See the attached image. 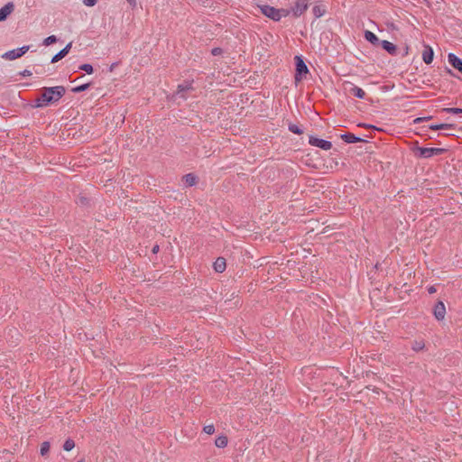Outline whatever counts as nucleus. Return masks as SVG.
Masks as SVG:
<instances>
[{"label": "nucleus", "instance_id": "obj_24", "mask_svg": "<svg viewBox=\"0 0 462 462\" xmlns=\"http://www.w3.org/2000/svg\"><path fill=\"white\" fill-rule=\"evenodd\" d=\"M89 86H90L89 83H86V84H82V85L77 86V87L72 88V92H74V93L83 92V91L87 90L89 88Z\"/></svg>", "mask_w": 462, "mask_h": 462}, {"label": "nucleus", "instance_id": "obj_8", "mask_svg": "<svg viewBox=\"0 0 462 462\" xmlns=\"http://www.w3.org/2000/svg\"><path fill=\"white\" fill-rule=\"evenodd\" d=\"M308 9V0H298L292 8L295 16L301 15Z\"/></svg>", "mask_w": 462, "mask_h": 462}, {"label": "nucleus", "instance_id": "obj_29", "mask_svg": "<svg viewBox=\"0 0 462 462\" xmlns=\"http://www.w3.org/2000/svg\"><path fill=\"white\" fill-rule=\"evenodd\" d=\"M289 130L293 133V134H302V130L300 128V126H298L297 125H294V124H291L289 125Z\"/></svg>", "mask_w": 462, "mask_h": 462}, {"label": "nucleus", "instance_id": "obj_21", "mask_svg": "<svg viewBox=\"0 0 462 462\" xmlns=\"http://www.w3.org/2000/svg\"><path fill=\"white\" fill-rule=\"evenodd\" d=\"M215 445L217 448H225L227 445V438L226 436H219L215 440Z\"/></svg>", "mask_w": 462, "mask_h": 462}, {"label": "nucleus", "instance_id": "obj_31", "mask_svg": "<svg viewBox=\"0 0 462 462\" xmlns=\"http://www.w3.org/2000/svg\"><path fill=\"white\" fill-rule=\"evenodd\" d=\"M203 431L208 435H211L215 432V427L213 424L206 425L203 428Z\"/></svg>", "mask_w": 462, "mask_h": 462}, {"label": "nucleus", "instance_id": "obj_4", "mask_svg": "<svg viewBox=\"0 0 462 462\" xmlns=\"http://www.w3.org/2000/svg\"><path fill=\"white\" fill-rule=\"evenodd\" d=\"M296 60V73H295V81L299 82L302 79L303 74L309 73V69L303 60L300 56L295 57Z\"/></svg>", "mask_w": 462, "mask_h": 462}, {"label": "nucleus", "instance_id": "obj_18", "mask_svg": "<svg viewBox=\"0 0 462 462\" xmlns=\"http://www.w3.org/2000/svg\"><path fill=\"white\" fill-rule=\"evenodd\" d=\"M454 125L451 124H438V125H430V129L431 130H449L454 129Z\"/></svg>", "mask_w": 462, "mask_h": 462}, {"label": "nucleus", "instance_id": "obj_19", "mask_svg": "<svg viewBox=\"0 0 462 462\" xmlns=\"http://www.w3.org/2000/svg\"><path fill=\"white\" fill-rule=\"evenodd\" d=\"M365 39L374 45H375L379 42V39L377 38V36L370 31L365 32Z\"/></svg>", "mask_w": 462, "mask_h": 462}, {"label": "nucleus", "instance_id": "obj_40", "mask_svg": "<svg viewBox=\"0 0 462 462\" xmlns=\"http://www.w3.org/2000/svg\"><path fill=\"white\" fill-rule=\"evenodd\" d=\"M78 462H85L84 459H79Z\"/></svg>", "mask_w": 462, "mask_h": 462}, {"label": "nucleus", "instance_id": "obj_26", "mask_svg": "<svg viewBox=\"0 0 462 462\" xmlns=\"http://www.w3.org/2000/svg\"><path fill=\"white\" fill-rule=\"evenodd\" d=\"M57 41H58V39L55 35H51L44 39L43 45L49 46V45L56 42Z\"/></svg>", "mask_w": 462, "mask_h": 462}, {"label": "nucleus", "instance_id": "obj_11", "mask_svg": "<svg viewBox=\"0 0 462 462\" xmlns=\"http://www.w3.org/2000/svg\"><path fill=\"white\" fill-rule=\"evenodd\" d=\"M14 9V5L12 2L7 3L0 8V22L5 21Z\"/></svg>", "mask_w": 462, "mask_h": 462}, {"label": "nucleus", "instance_id": "obj_38", "mask_svg": "<svg viewBox=\"0 0 462 462\" xmlns=\"http://www.w3.org/2000/svg\"><path fill=\"white\" fill-rule=\"evenodd\" d=\"M428 291L429 293L432 294L434 292H436V289L434 286H430L429 289H428Z\"/></svg>", "mask_w": 462, "mask_h": 462}, {"label": "nucleus", "instance_id": "obj_23", "mask_svg": "<svg viewBox=\"0 0 462 462\" xmlns=\"http://www.w3.org/2000/svg\"><path fill=\"white\" fill-rule=\"evenodd\" d=\"M75 447V442L73 439H68L64 444H63V448L64 450L66 451H70L71 449H73Z\"/></svg>", "mask_w": 462, "mask_h": 462}, {"label": "nucleus", "instance_id": "obj_3", "mask_svg": "<svg viewBox=\"0 0 462 462\" xmlns=\"http://www.w3.org/2000/svg\"><path fill=\"white\" fill-rule=\"evenodd\" d=\"M260 9L262 11V14L265 16L273 19V21H280L282 18V10L276 9L273 6L263 5L260 6Z\"/></svg>", "mask_w": 462, "mask_h": 462}, {"label": "nucleus", "instance_id": "obj_16", "mask_svg": "<svg viewBox=\"0 0 462 462\" xmlns=\"http://www.w3.org/2000/svg\"><path fill=\"white\" fill-rule=\"evenodd\" d=\"M381 45L389 54L394 55L396 53L397 48L393 43L384 40L381 42Z\"/></svg>", "mask_w": 462, "mask_h": 462}, {"label": "nucleus", "instance_id": "obj_7", "mask_svg": "<svg viewBox=\"0 0 462 462\" xmlns=\"http://www.w3.org/2000/svg\"><path fill=\"white\" fill-rule=\"evenodd\" d=\"M192 89V81H186L178 86L176 96L182 99H186L187 96L185 95V93Z\"/></svg>", "mask_w": 462, "mask_h": 462}, {"label": "nucleus", "instance_id": "obj_14", "mask_svg": "<svg viewBox=\"0 0 462 462\" xmlns=\"http://www.w3.org/2000/svg\"><path fill=\"white\" fill-rule=\"evenodd\" d=\"M340 137L346 143H359V142H365V140L363 138L356 136L352 133L343 134H341Z\"/></svg>", "mask_w": 462, "mask_h": 462}, {"label": "nucleus", "instance_id": "obj_17", "mask_svg": "<svg viewBox=\"0 0 462 462\" xmlns=\"http://www.w3.org/2000/svg\"><path fill=\"white\" fill-rule=\"evenodd\" d=\"M349 93L360 99H363L365 97V92L361 88L354 85L350 88Z\"/></svg>", "mask_w": 462, "mask_h": 462}, {"label": "nucleus", "instance_id": "obj_6", "mask_svg": "<svg viewBox=\"0 0 462 462\" xmlns=\"http://www.w3.org/2000/svg\"><path fill=\"white\" fill-rule=\"evenodd\" d=\"M309 143L312 146L319 147L324 151H328L332 147L331 142L312 135L310 136L309 138Z\"/></svg>", "mask_w": 462, "mask_h": 462}, {"label": "nucleus", "instance_id": "obj_25", "mask_svg": "<svg viewBox=\"0 0 462 462\" xmlns=\"http://www.w3.org/2000/svg\"><path fill=\"white\" fill-rule=\"evenodd\" d=\"M79 69L84 70L88 74H92L93 71H94L93 66L91 64H88V63H85V64L80 65L79 66Z\"/></svg>", "mask_w": 462, "mask_h": 462}, {"label": "nucleus", "instance_id": "obj_15", "mask_svg": "<svg viewBox=\"0 0 462 462\" xmlns=\"http://www.w3.org/2000/svg\"><path fill=\"white\" fill-rule=\"evenodd\" d=\"M214 269L217 273H223L225 270H226V260L225 258L223 257H218L215 262H214Z\"/></svg>", "mask_w": 462, "mask_h": 462}, {"label": "nucleus", "instance_id": "obj_33", "mask_svg": "<svg viewBox=\"0 0 462 462\" xmlns=\"http://www.w3.org/2000/svg\"><path fill=\"white\" fill-rule=\"evenodd\" d=\"M431 117L430 116H428V117H418L416 119H414V124H418V123H420V122H423L425 120H429L430 119Z\"/></svg>", "mask_w": 462, "mask_h": 462}, {"label": "nucleus", "instance_id": "obj_12", "mask_svg": "<svg viewBox=\"0 0 462 462\" xmlns=\"http://www.w3.org/2000/svg\"><path fill=\"white\" fill-rule=\"evenodd\" d=\"M72 47V42H69L62 50H60L57 54H55L51 59V63H56L61 59H63L70 51Z\"/></svg>", "mask_w": 462, "mask_h": 462}, {"label": "nucleus", "instance_id": "obj_36", "mask_svg": "<svg viewBox=\"0 0 462 462\" xmlns=\"http://www.w3.org/2000/svg\"><path fill=\"white\" fill-rule=\"evenodd\" d=\"M20 74H21L23 77H29V76H31V75H32V72H31L30 70H28V69H24V70H23V71H22Z\"/></svg>", "mask_w": 462, "mask_h": 462}, {"label": "nucleus", "instance_id": "obj_20", "mask_svg": "<svg viewBox=\"0 0 462 462\" xmlns=\"http://www.w3.org/2000/svg\"><path fill=\"white\" fill-rule=\"evenodd\" d=\"M183 180L185 181V184L188 186V187H192L196 184L197 182V178L195 175H193L192 173H189V174H186L184 177H183Z\"/></svg>", "mask_w": 462, "mask_h": 462}, {"label": "nucleus", "instance_id": "obj_9", "mask_svg": "<svg viewBox=\"0 0 462 462\" xmlns=\"http://www.w3.org/2000/svg\"><path fill=\"white\" fill-rule=\"evenodd\" d=\"M433 314L438 320H442L446 315V308L442 301H439L434 306Z\"/></svg>", "mask_w": 462, "mask_h": 462}, {"label": "nucleus", "instance_id": "obj_27", "mask_svg": "<svg viewBox=\"0 0 462 462\" xmlns=\"http://www.w3.org/2000/svg\"><path fill=\"white\" fill-rule=\"evenodd\" d=\"M49 450H50V443L47 441H44L41 446V449H40L41 455L45 456L49 452Z\"/></svg>", "mask_w": 462, "mask_h": 462}, {"label": "nucleus", "instance_id": "obj_32", "mask_svg": "<svg viewBox=\"0 0 462 462\" xmlns=\"http://www.w3.org/2000/svg\"><path fill=\"white\" fill-rule=\"evenodd\" d=\"M97 3V0H83V4L86 6H94Z\"/></svg>", "mask_w": 462, "mask_h": 462}, {"label": "nucleus", "instance_id": "obj_13", "mask_svg": "<svg viewBox=\"0 0 462 462\" xmlns=\"http://www.w3.org/2000/svg\"><path fill=\"white\" fill-rule=\"evenodd\" d=\"M434 58L433 49L430 45H424V50L422 51V60L426 64H430Z\"/></svg>", "mask_w": 462, "mask_h": 462}, {"label": "nucleus", "instance_id": "obj_22", "mask_svg": "<svg viewBox=\"0 0 462 462\" xmlns=\"http://www.w3.org/2000/svg\"><path fill=\"white\" fill-rule=\"evenodd\" d=\"M312 12H313V14L316 18H319L321 17L322 15H324L326 10L324 7L322 6H319V5H315L312 9Z\"/></svg>", "mask_w": 462, "mask_h": 462}, {"label": "nucleus", "instance_id": "obj_1", "mask_svg": "<svg viewBox=\"0 0 462 462\" xmlns=\"http://www.w3.org/2000/svg\"><path fill=\"white\" fill-rule=\"evenodd\" d=\"M63 86L43 88L41 96L35 100L36 107H44L50 104L57 103L65 94Z\"/></svg>", "mask_w": 462, "mask_h": 462}, {"label": "nucleus", "instance_id": "obj_30", "mask_svg": "<svg viewBox=\"0 0 462 462\" xmlns=\"http://www.w3.org/2000/svg\"><path fill=\"white\" fill-rule=\"evenodd\" d=\"M443 111L449 113V114H462V108H457V107L443 108Z\"/></svg>", "mask_w": 462, "mask_h": 462}, {"label": "nucleus", "instance_id": "obj_37", "mask_svg": "<svg viewBox=\"0 0 462 462\" xmlns=\"http://www.w3.org/2000/svg\"><path fill=\"white\" fill-rule=\"evenodd\" d=\"M126 1H127V3H128V4H129L133 8H134V7L136 6V5H137L136 0H126Z\"/></svg>", "mask_w": 462, "mask_h": 462}, {"label": "nucleus", "instance_id": "obj_34", "mask_svg": "<svg viewBox=\"0 0 462 462\" xmlns=\"http://www.w3.org/2000/svg\"><path fill=\"white\" fill-rule=\"evenodd\" d=\"M358 126L359 127L372 128V129H374V130H379L377 127H375L374 125H372L359 124Z\"/></svg>", "mask_w": 462, "mask_h": 462}, {"label": "nucleus", "instance_id": "obj_39", "mask_svg": "<svg viewBox=\"0 0 462 462\" xmlns=\"http://www.w3.org/2000/svg\"><path fill=\"white\" fill-rule=\"evenodd\" d=\"M159 251V245H154L152 248V253H157Z\"/></svg>", "mask_w": 462, "mask_h": 462}, {"label": "nucleus", "instance_id": "obj_35", "mask_svg": "<svg viewBox=\"0 0 462 462\" xmlns=\"http://www.w3.org/2000/svg\"><path fill=\"white\" fill-rule=\"evenodd\" d=\"M222 52V50L220 48H214L212 51H211V53L214 55V56H217V55H219L221 54Z\"/></svg>", "mask_w": 462, "mask_h": 462}, {"label": "nucleus", "instance_id": "obj_2", "mask_svg": "<svg viewBox=\"0 0 462 462\" xmlns=\"http://www.w3.org/2000/svg\"><path fill=\"white\" fill-rule=\"evenodd\" d=\"M445 149L443 148H427V147H416L414 149V152L417 156L420 158H430L435 155H439L445 152Z\"/></svg>", "mask_w": 462, "mask_h": 462}, {"label": "nucleus", "instance_id": "obj_28", "mask_svg": "<svg viewBox=\"0 0 462 462\" xmlns=\"http://www.w3.org/2000/svg\"><path fill=\"white\" fill-rule=\"evenodd\" d=\"M425 346V344L423 341H415L413 344H412V349L416 352L420 351V350H422Z\"/></svg>", "mask_w": 462, "mask_h": 462}, {"label": "nucleus", "instance_id": "obj_10", "mask_svg": "<svg viewBox=\"0 0 462 462\" xmlns=\"http://www.w3.org/2000/svg\"><path fill=\"white\" fill-rule=\"evenodd\" d=\"M448 60L449 64L462 73V60L454 53H448Z\"/></svg>", "mask_w": 462, "mask_h": 462}, {"label": "nucleus", "instance_id": "obj_5", "mask_svg": "<svg viewBox=\"0 0 462 462\" xmlns=\"http://www.w3.org/2000/svg\"><path fill=\"white\" fill-rule=\"evenodd\" d=\"M29 49L30 47L28 45H25L14 50L8 51L2 57L8 60H14L25 54L29 51Z\"/></svg>", "mask_w": 462, "mask_h": 462}]
</instances>
